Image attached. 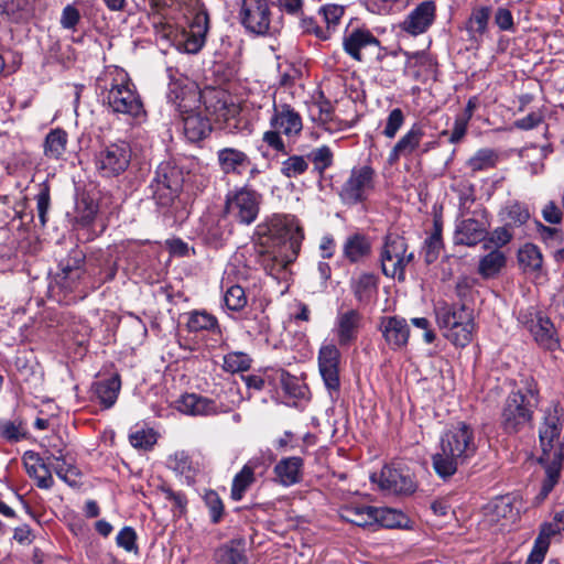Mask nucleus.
Instances as JSON below:
<instances>
[{"label":"nucleus","mask_w":564,"mask_h":564,"mask_svg":"<svg viewBox=\"0 0 564 564\" xmlns=\"http://www.w3.org/2000/svg\"><path fill=\"white\" fill-rule=\"evenodd\" d=\"M477 452L474 429L465 422L448 427L441 436L438 451L432 455L435 474L446 480L459 466L467 464Z\"/></svg>","instance_id":"obj_1"},{"label":"nucleus","mask_w":564,"mask_h":564,"mask_svg":"<svg viewBox=\"0 0 564 564\" xmlns=\"http://www.w3.org/2000/svg\"><path fill=\"white\" fill-rule=\"evenodd\" d=\"M562 422L555 406L544 412L543 422L539 427L540 446L542 455L539 462L544 465L545 478L535 500L541 503L553 490L560 480L561 469L564 465V440H561Z\"/></svg>","instance_id":"obj_2"},{"label":"nucleus","mask_w":564,"mask_h":564,"mask_svg":"<svg viewBox=\"0 0 564 564\" xmlns=\"http://www.w3.org/2000/svg\"><path fill=\"white\" fill-rule=\"evenodd\" d=\"M169 101L175 106L183 121V132L189 142H198L212 132V124L202 105L198 87L188 79L170 83Z\"/></svg>","instance_id":"obj_3"},{"label":"nucleus","mask_w":564,"mask_h":564,"mask_svg":"<svg viewBox=\"0 0 564 564\" xmlns=\"http://www.w3.org/2000/svg\"><path fill=\"white\" fill-rule=\"evenodd\" d=\"M99 96L113 113L135 120L145 118V109L128 74L118 67H108L97 78Z\"/></svg>","instance_id":"obj_4"},{"label":"nucleus","mask_w":564,"mask_h":564,"mask_svg":"<svg viewBox=\"0 0 564 564\" xmlns=\"http://www.w3.org/2000/svg\"><path fill=\"white\" fill-rule=\"evenodd\" d=\"M270 130L262 135V141L273 151L288 154L284 139L294 143L303 130V119L300 112L289 104L273 102V112L269 120Z\"/></svg>","instance_id":"obj_5"},{"label":"nucleus","mask_w":564,"mask_h":564,"mask_svg":"<svg viewBox=\"0 0 564 564\" xmlns=\"http://www.w3.org/2000/svg\"><path fill=\"white\" fill-rule=\"evenodd\" d=\"M538 404V390L533 383L511 392L501 411V426L507 433H517L531 423Z\"/></svg>","instance_id":"obj_6"},{"label":"nucleus","mask_w":564,"mask_h":564,"mask_svg":"<svg viewBox=\"0 0 564 564\" xmlns=\"http://www.w3.org/2000/svg\"><path fill=\"white\" fill-rule=\"evenodd\" d=\"M436 318L444 336L455 346L465 347L473 340L476 325L471 308L466 305H444L437 308Z\"/></svg>","instance_id":"obj_7"},{"label":"nucleus","mask_w":564,"mask_h":564,"mask_svg":"<svg viewBox=\"0 0 564 564\" xmlns=\"http://www.w3.org/2000/svg\"><path fill=\"white\" fill-rule=\"evenodd\" d=\"M414 260V254L409 251L404 237L398 234H388L380 252L382 273L392 279L404 281L405 269Z\"/></svg>","instance_id":"obj_8"},{"label":"nucleus","mask_w":564,"mask_h":564,"mask_svg":"<svg viewBox=\"0 0 564 564\" xmlns=\"http://www.w3.org/2000/svg\"><path fill=\"white\" fill-rule=\"evenodd\" d=\"M262 195L248 185L229 191L225 199V212L241 225H251L257 219Z\"/></svg>","instance_id":"obj_9"},{"label":"nucleus","mask_w":564,"mask_h":564,"mask_svg":"<svg viewBox=\"0 0 564 564\" xmlns=\"http://www.w3.org/2000/svg\"><path fill=\"white\" fill-rule=\"evenodd\" d=\"M238 20L247 32L268 35L275 32L269 0H241Z\"/></svg>","instance_id":"obj_10"},{"label":"nucleus","mask_w":564,"mask_h":564,"mask_svg":"<svg viewBox=\"0 0 564 564\" xmlns=\"http://www.w3.org/2000/svg\"><path fill=\"white\" fill-rule=\"evenodd\" d=\"M182 186L183 175L181 170L164 162L158 166L149 187L156 204L166 207L178 196Z\"/></svg>","instance_id":"obj_11"},{"label":"nucleus","mask_w":564,"mask_h":564,"mask_svg":"<svg viewBox=\"0 0 564 564\" xmlns=\"http://www.w3.org/2000/svg\"><path fill=\"white\" fill-rule=\"evenodd\" d=\"M376 172L370 165L354 167L338 192L346 205L365 202L375 188Z\"/></svg>","instance_id":"obj_12"},{"label":"nucleus","mask_w":564,"mask_h":564,"mask_svg":"<svg viewBox=\"0 0 564 564\" xmlns=\"http://www.w3.org/2000/svg\"><path fill=\"white\" fill-rule=\"evenodd\" d=\"M131 154L124 141L107 144L96 154V167L104 177L118 176L130 165Z\"/></svg>","instance_id":"obj_13"},{"label":"nucleus","mask_w":564,"mask_h":564,"mask_svg":"<svg viewBox=\"0 0 564 564\" xmlns=\"http://www.w3.org/2000/svg\"><path fill=\"white\" fill-rule=\"evenodd\" d=\"M460 216L462 219L457 220L454 232L455 243L471 247L482 241L489 228L486 209H475L470 217H465L464 213Z\"/></svg>","instance_id":"obj_14"},{"label":"nucleus","mask_w":564,"mask_h":564,"mask_svg":"<svg viewBox=\"0 0 564 564\" xmlns=\"http://www.w3.org/2000/svg\"><path fill=\"white\" fill-rule=\"evenodd\" d=\"M270 238H275L281 241L280 246H284L290 250H300L301 243L304 238L303 230L294 215L278 214L273 215L267 226V231Z\"/></svg>","instance_id":"obj_15"},{"label":"nucleus","mask_w":564,"mask_h":564,"mask_svg":"<svg viewBox=\"0 0 564 564\" xmlns=\"http://www.w3.org/2000/svg\"><path fill=\"white\" fill-rule=\"evenodd\" d=\"M318 370L332 400L340 392L339 361L340 351L334 344H326L318 351Z\"/></svg>","instance_id":"obj_16"},{"label":"nucleus","mask_w":564,"mask_h":564,"mask_svg":"<svg viewBox=\"0 0 564 564\" xmlns=\"http://www.w3.org/2000/svg\"><path fill=\"white\" fill-rule=\"evenodd\" d=\"M343 48L352 59L364 62L366 55H378L381 47L379 40L369 30L356 28L345 33Z\"/></svg>","instance_id":"obj_17"},{"label":"nucleus","mask_w":564,"mask_h":564,"mask_svg":"<svg viewBox=\"0 0 564 564\" xmlns=\"http://www.w3.org/2000/svg\"><path fill=\"white\" fill-rule=\"evenodd\" d=\"M373 482H378L381 490L392 495H410L415 490L412 477L401 469L384 466L381 473L372 475Z\"/></svg>","instance_id":"obj_18"},{"label":"nucleus","mask_w":564,"mask_h":564,"mask_svg":"<svg viewBox=\"0 0 564 564\" xmlns=\"http://www.w3.org/2000/svg\"><path fill=\"white\" fill-rule=\"evenodd\" d=\"M436 18V4L432 0H424L413 8L401 22L402 31L411 35L425 33Z\"/></svg>","instance_id":"obj_19"},{"label":"nucleus","mask_w":564,"mask_h":564,"mask_svg":"<svg viewBox=\"0 0 564 564\" xmlns=\"http://www.w3.org/2000/svg\"><path fill=\"white\" fill-rule=\"evenodd\" d=\"M361 325V315L356 310L337 314L333 333L340 347L350 346L357 340Z\"/></svg>","instance_id":"obj_20"},{"label":"nucleus","mask_w":564,"mask_h":564,"mask_svg":"<svg viewBox=\"0 0 564 564\" xmlns=\"http://www.w3.org/2000/svg\"><path fill=\"white\" fill-rule=\"evenodd\" d=\"M299 252L300 250H290L285 245L272 250H261L260 263L270 275L279 279L280 274L297 258Z\"/></svg>","instance_id":"obj_21"},{"label":"nucleus","mask_w":564,"mask_h":564,"mask_svg":"<svg viewBox=\"0 0 564 564\" xmlns=\"http://www.w3.org/2000/svg\"><path fill=\"white\" fill-rule=\"evenodd\" d=\"M424 137L423 127L414 123L411 128L398 140L388 155L390 165L395 164L401 158H409L413 155L420 148Z\"/></svg>","instance_id":"obj_22"},{"label":"nucleus","mask_w":564,"mask_h":564,"mask_svg":"<svg viewBox=\"0 0 564 564\" xmlns=\"http://www.w3.org/2000/svg\"><path fill=\"white\" fill-rule=\"evenodd\" d=\"M380 330L387 345L393 349H400L408 344L410 328L406 321L399 316L381 318Z\"/></svg>","instance_id":"obj_23"},{"label":"nucleus","mask_w":564,"mask_h":564,"mask_svg":"<svg viewBox=\"0 0 564 564\" xmlns=\"http://www.w3.org/2000/svg\"><path fill=\"white\" fill-rule=\"evenodd\" d=\"M22 460L26 474L35 480L39 488L51 489L54 486L50 463H46L39 453L26 451Z\"/></svg>","instance_id":"obj_24"},{"label":"nucleus","mask_w":564,"mask_h":564,"mask_svg":"<svg viewBox=\"0 0 564 564\" xmlns=\"http://www.w3.org/2000/svg\"><path fill=\"white\" fill-rule=\"evenodd\" d=\"M207 30L208 15L205 12H198L194 17L189 31L185 32L182 40H180L178 48L191 54L197 53L205 43Z\"/></svg>","instance_id":"obj_25"},{"label":"nucleus","mask_w":564,"mask_h":564,"mask_svg":"<svg viewBox=\"0 0 564 564\" xmlns=\"http://www.w3.org/2000/svg\"><path fill=\"white\" fill-rule=\"evenodd\" d=\"M217 162L223 173L234 175H241L251 164L246 152L229 147L217 151Z\"/></svg>","instance_id":"obj_26"},{"label":"nucleus","mask_w":564,"mask_h":564,"mask_svg":"<svg viewBox=\"0 0 564 564\" xmlns=\"http://www.w3.org/2000/svg\"><path fill=\"white\" fill-rule=\"evenodd\" d=\"M176 409L186 415H214L217 413L216 402L196 393H185L176 401Z\"/></svg>","instance_id":"obj_27"},{"label":"nucleus","mask_w":564,"mask_h":564,"mask_svg":"<svg viewBox=\"0 0 564 564\" xmlns=\"http://www.w3.org/2000/svg\"><path fill=\"white\" fill-rule=\"evenodd\" d=\"M83 262L84 257L82 254H76V257L61 262V271L56 274L55 281L66 292H72L77 288L84 275Z\"/></svg>","instance_id":"obj_28"},{"label":"nucleus","mask_w":564,"mask_h":564,"mask_svg":"<svg viewBox=\"0 0 564 564\" xmlns=\"http://www.w3.org/2000/svg\"><path fill=\"white\" fill-rule=\"evenodd\" d=\"M339 517L357 527L376 525V507L365 503H348L339 508Z\"/></svg>","instance_id":"obj_29"},{"label":"nucleus","mask_w":564,"mask_h":564,"mask_svg":"<svg viewBox=\"0 0 564 564\" xmlns=\"http://www.w3.org/2000/svg\"><path fill=\"white\" fill-rule=\"evenodd\" d=\"M304 460L299 456L282 458L274 466L278 481L285 486H293L302 480Z\"/></svg>","instance_id":"obj_30"},{"label":"nucleus","mask_w":564,"mask_h":564,"mask_svg":"<svg viewBox=\"0 0 564 564\" xmlns=\"http://www.w3.org/2000/svg\"><path fill=\"white\" fill-rule=\"evenodd\" d=\"M534 340L544 349L555 350L560 346V340L553 322L545 315L538 317L534 326L529 330Z\"/></svg>","instance_id":"obj_31"},{"label":"nucleus","mask_w":564,"mask_h":564,"mask_svg":"<svg viewBox=\"0 0 564 564\" xmlns=\"http://www.w3.org/2000/svg\"><path fill=\"white\" fill-rule=\"evenodd\" d=\"M121 388V381L118 375L108 379L99 380L91 387L93 397L105 409H110L117 401Z\"/></svg>","instance_id":"obj_32"},{"label":"nucleus","mask_w":564,"mask_h":564,"mask_svg":"<svg viewBox=\"0 0 564 564\" xmlns=\"http://www.w3.org/2000/svg\"><path fill=\"white\" fill-rule=\"evenodd\" d=\"M217 564H249L242 542L231 540L220 545L214 554Z\"/></svg>","instance_id":"obj_33"},{"label":"nucleus","mask_w":564,"mask_h":564,"mask_svg":"<svg viewBox=\"0 0 564 564\" xmlns=\"http://www.w3.org/2000/svg\"><path fill=\"white\" fill-rule=\"evenodd\" d=\"M371 243L369 239L361 234H354L344 242V257L351 263H356L370 253Z\"/></svg>","instance_id":"obj_34"},{"label":"nucleus","mask_w":564,"mask_h":564,"mask_svg":"<svg viewBox=\"0 0 564 564\" xmlns=\"http://www.w3.org/2000/svg\"><path fill=\"white\" fill-rule=\"evenodd\" d=\"M376 525L387 529H411L410 518L400 510L376 507Z\"/></svg>","instance_id":"obj_35"},{"label":"nucleus","mask_w":564,"mask_h":564,"mask_svg":"<svg viewBox=\"0 0 564 564\" xmlns=\"http://www.w3.org/2000/svg\"><path fill=\"white\" fill-rule=\"evenodd\" d=\"M169 467L176 474L183 476L187 484L194 482L198 471L197 465L193 463L189 455L184 451L176 452L169 457Z\"/></svg>","instance_id":"obj_36"},{"label":"nucleus","mask_w":564,"mask_h":564,"mask_svg":"<svg viewBox=\"0 0 564 564\" xmlns=\"http://www.w3.org/2000/svg\"><path fill=\"white\" fill-rule=\"evenodd\" d=\"M500 215L507 226L510 227H520L530 219V210L528 206L524 203L517 200L507 203Z\"/></svg>","instance_id":"obj_37"},{"label":"nucleus","mask_w":564,"mask_h":564,"mask_svg":"<svg viewBox=\"0 0 564 564\" xmlns=\"http://www.w3.org/2000/svg\"><path fill=\"white\" fill-rule=\"evenodd\" d=\"M254 482V466L251 462L246 464L234 477L230 497L235 501L242 499L247 489Z\"/></svg>","instance_id":"obj_38"},{"label":"nucleus","mask_w":564,"mask_h":564,"mask_svg":"<svg viewBox=\"0 0 564 564\" xmlns=\"http://www.w3.org/2000/svg\"><path fill=\"white\" fill-rule=\"evenodd\" d=\"M490 15V7H478L471 11L466 23V30L470 34L471 39H477L486 33Z\"/></svg>","instance_id":"obj_39"},{"label":"nucleus","mask_w":564,"mask_h":564,"mask_svg":"<svg viewBox=\"0 0 564 564\" xmlns=\"http://www.w3.org/2000/svg\"><path fill=\"white\" fill-rule=\"evenodd\" d=\"M506 264V256L500 250L496 249L484 256L479 260L478 273L484 279L496 276Z\"/></svg>","instance_id":"obj_40"},{"label":"nucleus","mask_w":564,"mask_h":564,"mask_svg":"<svg viewBox=\"0 0 564 564\" xmlns=\"http://www.w3.org/2000/svg\"><path fill=\"white\" fill-rule=\"evenodd\" d=\"M318 113H313V120L318 122L326 131L336 132L345 128L343 121L335 118L332 105L328 101L317 102Z\"/></svg>","instance_id":"obj_41"},{"label":"nucleus","mask_w":564,"mask_h":564,"mask_svg":"<svg viewBox=\"0 0 564 564\" xmlns=\"http://www.w3.org/2000/svg\"><path fill=\"white\" fill-rule=\"evenodd\" d=\"M67 144V133L62 129L52 130L45 138L44 154L48 159L58 160L63 156Z\"/></svg>","instance_id":"obj_42"},{"label":"nucleus","mask_w":564,"mask_h":564,"mask_svg":"<svg viewBox=\"0 0 564 564\" xmlns=\"http://www.w3.org/2000/svg\"><path fill=\"white\" fill-rule=\"evenodd\" d=\"M498 158V153L492 149H479L467 160L466 166L474 173L487 171L496 166Z\"/></svg>","instance_id":"obj_43"},{"label":"nucleus","mask_w":564,"mask_h":564,"mask_svg":"<svg viewBox=\"0 0 564 564\" xmlns=\"http://www.w3.org/2000/svg\"><path fill=\"white\" fill-rule=\"evenodd\" d=\"M345 13V8L339 4H325L319 8L318 14L324 23V31L328 32V39L337 31Z\"/></svg>","instance_id":"obj_44"},{"label":"nucleus","mask_w":564,"mask_h":564,"mask_svg":"<svg viewBox=\"0 0 564 564\" xmlns=\"http://www.w3.org/2000/svg\"><path fill=\"white\" fill-rule=\"evenodd\" d=\"M51 457L54 459V463H50L51 470L53 469L56 476L69 486H77L80 475L78 468L66 463L62 454L59 456L51 455Z\"/></svg>","instance_id":"obj_45"},{"label":"nucleus","mask_w":564,"mask_h":564,"mask_svg":"<svg viewBox=\"0 0 564 564\" xmlns=\"http://www.w3.org/2000/svg\"><path fill=\"white\" fill-rule=\"evenodd\" d=\"M488 516L490 521H499V519H514L519 511L513 507L510 497H500L495 499L488 507Z\"/></svg>","instance_id":"obj_46"},{"label":"nucleus","mask_w":564,"mask_h":564,"mask_svg":"<svg viewBox=\"0 0 564 564\" xmlns=\"http://www.w3.org/2000/svg\"><path fill=\"white\" fill-rule=\"evenodd\" d=\"M352 291L359 302H368L377 291L376 275L362 273L352 282Z\"/></svg>","instance_id":"obj_47"},{"label":"nucleus","mask_w":564,"mask_h":564,"mask_svg":"<svg viewBox=\"0 0 564 564\" xmlns=\"http://www.w3.org/2000/svg\"><path fill=\"white\" fill-rule=\"evenodd\" d=\"M518 260L524 270L535 271L541 269L543 258L540 249L532 243H525L518 252Z\"/></svg>","instance_id":"obj_48"},{"label":"nucleus","mask_w":564,"mask_h":564,"mask_svg":"<svg viewBox=\"0 0 564 564\" xmlns=\"http://www.w3.org/2000/svg\"><path fill=\"white\" fill-rule=\"evenodd\" d=\"M308 169V161L303 155H291L281 163L280 172L288 178H296Z\"/></svg>","instance_id":"obj_49"},{"label":"nucleus","mask_w":564,"mask_h":564,"mask_svg":"<svg viewBox=\"0 0 564 564\" xmlns=\"http://www.w3.org/2000/svg\"><path fill=\"white\" fill-rule=\"evenodd\" d=\"M251 358L241 351H232L224 356L223 369L229 373L243 372L250 369Z\"/></svg>","instance_id":"obj_50"},{"label":"nucleus","mask_w":564,"mask_h":564,"mask_svg":"<svg viewBox=\"0 0 564 564\" xmlns=\"http://www.w3.org/2000/svg\"><path fill=\"white\" fill-rule=\"evenodd\" d=\"M218 328L217 318L203 311V312H193L191 313L187 321V329L189 332H200V330H213Z\"/></svg>","instance_id":"obj_51"},{"label":"nucleus","mask_w":564,"mask_h":564,"mask_svg":"<svg viewBox=\"0 0 564 564\" xmlns=\"http://www.w3.org/2000/svg\"><path fill=\"white\" fill-rule=\"evenodd\" d=\"M443 248V240H442V226L438 224V221L434 223V230L431 234V236L425 240V262L432 263L434 262Z\"/></svg>","instance_id":"obj_52"},{"label":"nucleus","mask_w":564,"mask_h":564,"mask_svg":"<svg viewBox=\"0 0 564 564\" xmlns=\"http://www.w3.org/2000/svg\"><path fill=\"white\" fill-rule=\"evenodd\" d=\"M247 302L246 292L240 285L232 284L226 289L224 303L229 311L239 312L247 305Z\"/></svg>","instance_id":"obj_53"},{"label":"nucleus","mask_w":564,"mask_h":564,"mask_svg":"<svg viewBox=\"0 0 564 564\" xmlns=\"http://www.w3.org/2000/svg\"><path fill=\"white\" fill-rule=\"evenodd\" d=\"M307 160L313 162L314 170L322 175L333 164V152L327 145H323L311 151Z\"/></svg>","instance_id":"obj_54"},{"label":"nucleus","mask_w":564,"mask_h":564,"mask_svg":"<svg viewBox=\"0 0 564 564\" xmlns=\"http://www.w3.org/2000/svg\"><path fill=\"white\" fill-rule=\"evenodd\" d=\"M204 502L208 508L210 520L218 523L224 516V503L215 490H207L204 495Z\"/></svg>","instance_id":"obj_55"},{"label":"nucleus","mask_w":564,"mask_h":564,"mask_svg":"<svg viewBox=\"0 0 564 564\" xmlns=\"http://www.w3.org/2000/svg\"><path fill=\"white\" fill-rule=\"evenodd\" d=\"M404 113L400 108L392 109L388 115L382 134L388 139H393L404 124Z\"/></svg>","instance_id":"obj_56"},{"label":"nucleus","mask_w":564,"mask_h":564,"mask_svg":"<svg viewBox=\"0 0 564 564\" xmlns=\"http://www.w3.org/2000/svg\"><path fill=\"white\" fill-rule=\"evenodd\" d=\"M35 199L40 223L42 226H45L46 215L51 205V194L48 184L42 183L40 185V191L36 194Z\"/></svg>","instance_id":"obj_57"},{"label":"nucleus","mask_w":564,"mask_h":564,"mask_svg":"<svg viewBox=\"0 0 564 564\" xmlns=\"http://www.w3.org/2000/svg\"><path fill=\"white\" fill-rule=\"evenodd\" d=\"M130 443L133 447L148 451L156 442L155 434L152 430H139L130 434Z\"/></svg>","instance_id":"obj_58"},{"label":"nucleus","mask_w":564,"mask_h":564,"mask_svg":"<svg viewBox=\"0 0 564 564\" xmlns=\"http://www.w3.org/2000/svg\"><path fill=\"white\" fill-rule=\"evenodd\" d=\"M300 28L303 33L313 34L318 40H328V32L324 31V28L319 25L313 18L303 17L300 21Z\"/></svg>","instance_id":"obj_59"},{"label":"nucleus","mask_w":564,"mask_h":564,"mask_svg":"<svg viewBox=\"0 0 564 564\" xmlns=\"http://www.w3.org/2000/svg\"><path fill=\"white\" fill-rule=\"evenodd\" d=\"M117 544L124 549L127 552L137 551V534L131 527H124L121 529L116 538Z\"/></svg>","instance_id":"obj_60"},{"label":"nucleus","mask_w":564,"mask_h":564,"mask_svg":"<svg viewBox=\"0 0 564 564\" xmlns=\"http://www.w3.org/2000/svg\"><path fill=\"white\" fill-rule=\"evenodd\" d=\"M283 390L293 398H302L304 395V387L301 386L295 377L288 372H282L280 378Z\"/></svg>","instance_id":"obj_61"},{"label":"nucleus","mask_w":564,"mask_h":564,"mask_svg":"<svg viewBox=\"0 0 564 564\" xmlns=\"http://www.w3.org/2000/svg\"><path fill=\"white\" fill-rule=\"evenodd\" d=\"M160 490L163 492L165 499L174 505L180 514L186 511L187 499L183 492L174 491L167 486H161Z\"/></svg>","instance_id":"obj_62"},{"label":"nucleus","mask_w":564,"mask_h":564,"mask_svg":"<svg viewBox=\"0 0 564 564\" xmlns=\"http://www.w3.org/2000/svg\"><path fill=\"white\" fill-rule=\"evenodd\" d=\"M80 21V13L77 8L72 4H67L61 15L59 23L63 29L75 30L76 25Z\"/></svg>","instance_id":"obj_63"},{"label":"nucleus","mask_w":564,"mask_h":564,"mask_svg":"<svg viewBox=\"0 0 564 564\" xmlns=\"http://www.w3.org/2000/svg\"><path fill=\"white\" fill-rule=\"evenodd\" d=\"M495 24L499 28L501 31H513L514 30V22H513V15L511 11L508 8L500 7L495 12Z\"/></svg>","instance_id":"obj_64"}]
</instances>
